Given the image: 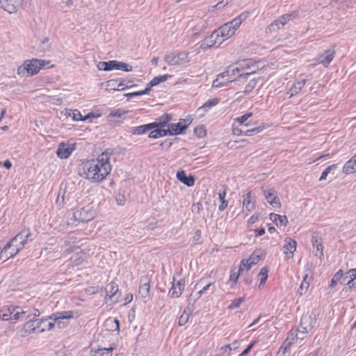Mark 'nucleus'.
Instances as JSON below:
<instances>
[{
  "mask_svg": "<svg viewBox=\"0 0 356 356\" xmlns=\"http://www.w3.org/2000/svg\"><path fill=\"white\" fill-rule=\"evenodd\" d=\"M111 153L105 151L99 155L97 159L83 163L80 175L94 183L102 181L111 171Z\"/></svg>",
  "mask_w": 356,
  "mask_h": 356,
  "instance_id": "f257e3e1",
  "label": "nucleus"
},
{
  "mask_svg": "<svg viewBox=\"0 0 356 356\" xmlns=\"http://www.w3.org/2000/svg\"><path fill=\"white\" fill-rule=\"evenodd\" d=\"M52 65L49 60L32 59L26 60L17 68V74L20 76H33L38 74L41 69L50 68Z\"/></svg>",
  "mask_w": 356,
  "mask_h": 356,
  "instance_id": "f03ea898",
  "label": "nucleus"
},
{
  "mask_svg": "<svg viewBox=\"0 0 356 356\" xmlns=\"http://www.w3.org/2000/svg\"><path fill=\"white\" fill-rule=\"evenodd\" d=\"M248 17V13H243L238 17L220 26L216 32L224 42L234 35L237 29L240 27L243 22Z\"/></svg>",
  "mask_w": 356,
  "mask_h": 356,
  "instance_id": "7ed1b4c3",
  "label": "nucleus"
},
{
  "mask_svg": "<svg viewBox=\"0 0 356 356\" xmlns=\"http://www.w3.org/2000/svg\"><path fill=\"white\" fill-rule=\"evenodd\" d=\"M309 320H311L310 316H305L301 319L300 328L294 332H291L290 336L284 342V345L285 346L284 351H286L297 339L302 340L304 339V335L312 329V325L311 323L309 325H307Z\"/></svg>",
  "mask_w": 356,
  "mask_h": 356,
  "instance_id": "20e7f679",
  "label": "nucleus"
},
{
  "mask_svg": "<svg viewBox=\"0 0 356 356\" xmlns=\"http://www.w3.org/2000/svg\"><path fill=\"white\" fill-rule=\"evenodd\" d=\"M26 312L24 309L15 305H4L0 309V318L2 321L21 320Z\"/></svg>",
  "mask_w": 356,
  "mask_h": 356,
  "instance_id": "39448f33",
  "label": "nucleus"
},
{
  "mask_svg": "<svg viewBox=\"0 0 356 356\" xmlns=\"http://www.w3.org/2000/svg\"><path fill=\"white\" fill-rule=\"evenodd\" d=\"M188 55L187 51L172 52L166 54L164 60L170 65L180 66L190 61Z\"/></svg>",
  "mask_w": 356,
  "mask_h": 356,
  "instance_id": "423d86ee",
  "label": "nucleus"
},
{
  "mask_svg": "<svg viewBox=\"0 0 356 356\" xmlns=\"http://www.w3.org/2000/svg\"><path fill=\"white\" fill-rule=\"evenodd\" d=\"M204 284V278H201L198 280V282L195 284L193 290H197L196 293L193 292L189 298L190 301H193L194 302L197 300L204 293H205L207 291H211V293H213L215 291L214 282H209L205 284L201 289L202 285Z\"/></svg>",
  "mask_w": 356,
  "mask_h": 356,
  "instance_id": "0eeeda50",
  "label": "nucleus"
},
{
  "mask_svg": "<svg viewBox=\"0 0 356 356\" xmlns=\"http://www.w3.org/2000/svg\"><path fill=\"white\" fill-rule=\"evenodd\" d=\"M73 316L74 312L72 311H63L51 314L48 316V319L55 322L56 326L58 328L63 329L67 325V323L64 321V320L70 319Z\"/></svg>",
  "mask_w": 356,
  "mask_h": 356,
  "instance_id": "6e6552de",
  "label": "nucleus"
},
{
  "mask_svg": "<svg viewBox=\"0 0 356 356\" xmlns=\"http://www.w3.org/2000/svg\"><path fill=\"white\" fill-rule=\"evenodd\" d=\"M21 250L22 246L10 240V242L3 248L0 252V261L3 262L7 261L10 258L15 257Z\"/></svg>",
  "mask_w": 356,
  "mask_h": 356,
  "instance_id": "1a4fd4ad",
  "label": "nucleus"
},
{
  "mask_svg": "<svg viewBox=\"0 0 356 356\" xmlns=\"http://www.w3.org/2000/svg\"><path fill=\"white\" fill-rule=\"evenodd\" d=\"M223 41L219 35L215 31L211 35L206 38L203 41L201 42L200 47L204 50L211 48L219 47Z\"/></svg>",
  "mask_w": 356,
  "mask_h": 356,
  "instance_id": "9d476101",
  "label": "nucleus"
},
{
  "mask_svg": "<svg viewBox=\"0 0 356 356\" xmlns=\"http://www.w3.org/2000/svg\"><path fill=\"white\" fill-rule=\"evenodd\" d=\"M191 123L189 119L180 120L179 122L168 125V135H178L181 134Z\"/></svg>",
  "mask_w": 356,
  "mask_h": 356,
  "instance_id": "9b49d317",
  "label": "nucleus"
},
{
  "mask_svg": "<svg viewBox=\"0 0 356 356\" xmlns=\"http://www.w3.org/2000/svg\"><path fill=\"white\" fill-rule=\"evenodd\" d=\"M335 54L336 51L334 47L326 49L323 51V53L318 56L316 60V63L314 65H316L318 64H321L324 67H327L332 61Z\"/></svg>",
  "mask_w": 356,
  "mask_h": 356,
  "instance_id": "f8f14e48",
  "label": "nucleus"
},
{
  "mask_svg": "<svg viewBox=\"0 0 356 356\" xmlns=\"http://www.w3.org/2000/svg\"><path fill=\"white\" fill-rule=\"evenodd\" d=\"M76 145L73 143H61L56 150V155L61 159H67L75 150Z\"/></svg>",
  "mask_w": 356,
  "mask_h": 356,
  "instance_id": "ddd939ff",
  "label": "nucleus"
},
{
  "mask_svg": "<svg viewBox=\"0 0 356 356\" xmlns=\"http://www.w3.org/2000/svg\"><path fill=\"white\" fill-rule=\"evenodd\" d=\"M74 218L82 222H87L94 218V213L90 207H83L74 213Z\"/></svg>",
  "mask_w": 356,
  "mask_h": 356,
  "instance_id": "4468645a",
  "label": "nucleus"
},
{
  "mask_svg": "<svg viewBox=\"0 0 356 356\" xmlns=\"http://www.w3.org/2000/svg\"><path fill=\"white\" fill-rule=\"evenodd\" d=\"M32 234L31 230L29 228H24L21 230L19 233H18L14 238H12L13 242L22 246L23 249L24 245L27 243L29 241H31Z\"/></svg>",
  "mask_w": 356,
  "mask_h": 356,
  "instance_id": "2eb2a0df",
  "label": "nucleus"
},
{
  "mask_svg": "<svg viewBox=\"0 0 356 356\" xmlns=\"http://www.w3.org/2000/svg\"><path fill=\"white\" fill-rule=\"evenodd\" d=\"M229 71H225L218 75L217 78L213 81V88H221L228 86L229 83L237 81L236 79L228 78L229 76Z\"/></svg>",
  "mask_w": 356,
  "mask_h": 356,
  "instance_id": "dca6fc26",
  "label": "nucleus"
},
{
  "mask_svg": "<svg viewBox=\"0 0 356 356\" xmlns=\"http://www.w3.org/2000/svg\"><path fill=\"white\" fill-rule=\"evenodd\" d=\"M1 8L12 14L15 13L18 8H21L23 0H0Z\"/></svg>",
  "mask_w": 356,
  "mask_h": 356,
  "instance_id": "f3484780",
  "label": "nucleus"
},
{
  "mask_svg": "<svg viewBox=\"0 0 356 356\" xmlns=\"http://www.w3.org/2000/svg\"><path fill=\"white\" fill-rule=\"evenodd\" d=\"M264 195L267 202L274 208L280 209L281 203L277 197V192L273 188L264 190Z\"/></svg>",
  "mask_w": 356,
  "mask_h": 356,
  "instance_id": "a211bd4d",
  "label": "nucleus"
},
{
  "mask_svg": "<svg viewBox=\"0 0 356 356\" xmlns=\"http://www.w3.org/2000/svg\"><path fill=\"white\" fill-rule=\"evenodd\" d=\"M150 281L147 277H143L140 280L139 287V296L143 302H147L149 297Z\"/></svg>",
  "mask_w": 356,
  "mask_h": 356,
  "instance_id": "6ab92c4d",
  "label": "nucleus"
},
{
  "mask_svg": "<svg viewBox=\"0 0 356 356\" xmlns=\"http://www.w3.org/2000/svg\"><path fill=\"white\" fill-rule=\"evenodd\" d=\"M186 286L185 279H181L177 282H174L169 291V295L172 298H177L180 297L184 291Z\"/></svg>",
  "mask_w": 356,
  "mask_h": 356,
  "instance_id": "aec40b11",
  "label": "nucleus"
},
{
  "mask_svg": "<svg viewBox=\"0 0 356 356\" xmlns=\"http://www.w3.org/2000/svg\"><path fill=\"white\" fill-rule=\"evenodd\" d=\"M106 296L111 302H116L120 297L118 286L115 282H111L106 288Z\"/></svg>",
  "mask_w": 356,
  "mask_h": 356,
  "instance_id": "412c9836",
  "label": "nucleus"
},
{
  "mask_svg": "<svg viewBox=\"0 0 356 356\" xmlns=\"http://www.w3.org/2000/svg\"><path fill=\"white\" fill-rule=\"evenodd\" d=\"M296 241L291 238L287 237L284 239L283 253L286 254L288 258H292L293 257V253L296 250Z\"/></svg>",
  "mask_w": 356,
  "mask_h": 356,
  "instance_id": "4be33fe9",
  "label": "nucleus"
},
{
  "mask_svg": "<svg viewBox=\"0 0 356 356\" xmlns=\"http://www.w3.org/2000/svg\"><path fill=\"white\" fill-rule=\"evenodd\" d=\"M255 197L250 192L247 193L243 196V207L244 211L248 213L252 212L255 209Z\"/></svg>",
  "mask_w": 356,
  "mask_h": 356,
  "instance_id": "5701e85b",
  "label": "nucleus"
},
{
  "mask_svg": "<svg viewBox=\"0 0 356 356\" xmlns=\"http://www.w3.org/2000/svg\"><path fill=\"white\" fill-rule=\"evenodd\" d=\"M65 115L72 118L74 121H86L87 119L93 117L92 113H89L87 115L83 117L81 112L79 110H71L68 109L65 111Z\"/></svg>",
  "mask_w": 356,
  "mask_h": 356,
  "instance_id": "b1692460",
  "label": "nucleus"
},
{
  "mask_svg": "<svg viewBox=\"0 0 356 356\" xmlns=\"http://www.w3.org/2000/svg\"><path fill=\"white\" fill-rule=\"evenodd\" d=\"M177 178L187 186H193L195 184V178L193 176L187 177L184 170H179L177 172Z\"/></svg>",
  "mask_w": 356,
  "mask_h": 356,
  "instance_id": "393cba45",
  "label": "nucleus"
},
{
  "mask_svg": "<svg viewBox=\"0 0 356 356\" xmlns=\"http://www.w3.org/2000/svg\"><path fill=\"white\" fill-rule=\"evenodd\" d=\"M342 171L346 175L356 172V154L346 162L343 166Z\"/></svg>",
  "mask_w": 356,
  "mask_h": 356,
  "instance_id": "a878e982",
  "label": "nucleus"
},
{
  "mask_svg": "<svg viewBox=\"0 0 356 356\" xmlns=\"http://www.w3.org/2000/svg\"><path fill=\"white\" fill-rule=\"evenodd\" d=\"M312 243L314 248V254L315 256L321 259L323 256V247L321 241L316 237H313L312 239Z\"/></svg>",
  "mask_w": 356,
  "mask_h": 356,
  "instance_id": "bb28decb",
  "label": "nucleus"
},
{
  "mask_svg": "<svg viewBox=\"0 0 356 356\" xmlns=\"http://www.w3.org/2000/svg\"><path fill=\"white\" fill-rule=\"evenodd\" d=\"M306 83L307 79H305L296 81L287 92V94H289V97L291 98L297 95L303 88Z\"/></svg>",
  "mask_w": 356,
  "mask_h": 356,
  "instance_id": "cd10ccee",
  "label": "nucleus"
},
{
  "mask_svg": "<svg viewBox=\"0 0 356 356\" xmlns=\"http://www.w3.org/2000/svg\"><path fill=\"white\" fill-rule=\"evenodd\" d=\"M157 126L156 124H147L144 125H140L138 127H134L131 128V133L133 134L136 135H140L143 134H145L150 130H152L153 128L156 127Z\"/></svg>",
  "mask_w": 356,
  "mask_h": 356,
  "instance_id": "c85d7f7f",
  "label": "nucleus"
},
{
  "mask_svg": "<svg viewBox=\"0 0 356 356\" xmlns=\"http://www.w3.org/2000/svg\"><path fill=\"white\" fill-rule=\"evenodd\" d=\"M156 124H157V126L153 128V130H152L149 134V138H158L168 135L167 129H163V127L158 126V123Z\"/></svg>",
  "mask_w": 356,
  "mask_h": 356,
  "instance_id": "c756f323",
  "label": "nucleus"
},
{
  "mask_svg": "<svg viewBox=\"0 0 356 356\" xmlns=\"http://www.w3.org/2000/svg\"><path fill=\"white\" fill-rule=\"evenodd\" d=\"M270 219L277 225V226H286L288 224V218L286 216H282L276 213H270Z\"/></svg>",
  "mask_w": 356,
  "mask_h": 356,
  "instance_id": "7c9ffc66",
  "label": "nucleus"
},
{
  "mask_svg": "<svg viewBox=\"0 0 356 356\" xmlns=\"http://www.w3.org/2000/svg\"><path fill=\"white\" fill-rule=\"evenodd\" d=\"M115 347L98 348L91 351L92 356H112Z\"/></svg>",
  "mask_w": 356,
  "mask_h": 356,
  "instance_id": "2f4dec72",
  "label": "nucleus"
},
{
  "mask_svg": "<svg viewBox=\"0 0 356 356\" xmlns=\"http://www.w3.org/2000/svg\"><path fill=\"white\" fill-rule=\"evenodd\" d=\"M248 67V63L246 60H243L242 63L239 64V67H232L229 69H228L227 71H229V76L228 78L234 79L233 76L241 72L243 70Z\"/></svg>",
  "mask_w": 356,
  "mask_h": 356,
  "instance_id": "473e14b6",
  "label": "nucleus"
},
{
  "mask_svg": "<svg viewBox=\"0 0 356 356\" xmlns=\"http://www.w3.org/2000/svg\"><path fill=\"white\" fill-rule=\"evenodd\" d=\"M355 276H356V268L349 270L345 274H343L341 283L348 286Z\"/></svg>",
  "mask_w": 356,
  "mask_h": 356,
  "instance_id": "72a5a7b5",
  "label": "nucleus"
},
{
  "mask_svg": "<svg viewBox=\"0 0 356 356\" xmlns=\"http://www.w3.org/2000/svg\"><path fill=\"white\" fill-rule=\"evenodd\" d=\"M169 77H170V76L168 74L156 76L148 83L147 88H149L150 91L152 87L156 86L161 83L165 82L168 79Z\"/></svg>",
  "mask_w": 356,
  "mask_h": 356,
  "instance_id": "f704fd0d",
  "label": "nucleus"
},
{
  "mask_svg": "<svg viewBox=\"0 0 356 356\" xmlns=\"http://www.w3.org/2000/svg\"><path fill=\"white\" fill-rule=\"evenodd\" d=\"M35 323L25 322L22 329V337H26L35 332Z\"/></svg>",
  "mask_w": 356,
  "mask_h": 356,
  "instance_id": "c9c22d12",
  "label": "nucleus"
},
{
  "mask_svg": "<svg viewBox=\"0 0 356 356\" xmlns=\"http://www.w3.org/2000/svg\"><path fill=\"white\" fill-rule=\"evenodd\" d=\"M338 168V164H332L331 165H329L321 173V175L319 178V181H322L327 179V175L330 173H332L334 175V171L336 170Z\"/></svg>",
  "mask_w": 356,
  "mask_h": 356,
  "instance_id": "e433bc0d",
  "label": "nucleus"
},
{
  "mask_svg": "<svg viewBox=\"0 0 356 356\" xmlns=\"http://www.w3.org/2000/svg\"><path fill=\"white\" fill-rule=\"evenodd\" d=\"M263 257V252L261 250H257L252 252L250 257L248 258L250 264H257Z\"/></svg>",
  "mask_w": 356,
  "mask_h": 356,
  "instance_id": "4c0bfd02",
  "label": "nucleus"
},
{
  "mask_svg": "<svg viewBox=\"0 0 356 356\" xmlns=\"http://www.w3.org/2000/svg\"><path fill=\"white\" fill-rule=\"evenodd\" d=\"M218 102L219 101L217 99H209L198 108V111L207 112L209 108L217 105Z\"/></svg>",
  "mask_w": 356,
  "mask_h": 356,
  "instance_id": "58836bf2",
  "label": "nucleus"
},
{
  "mask_svg": "<svg viewBox=\"0 0 356 356\" xmlns=\"http://www.w3.org/2000/svg\"><path fill=\"white\" fill-rule=\"evenodd\" d=\"M308 275L306 274L304 277H303V280L302 282V283L300 284V286H299V289L298 290V293L302 296L303 295L304 293H305V292L307 291V290L309 288V281H307V279H308Z\"/></svg>",
  "mask_w": 356,
  "mask_h": 356,
  "instance_id": "ea45409f",
  "label": "nucleus"
},
{
  "mask_svg": "<svg viewBox=\"0 0 356 356\" xmlns=\"http://www.w3.org/2000/svg\"><path fill=\"white\" fill-rule=\"evenodd\" d=\"M226 191H223L218 193V198L220 201V204L219 205L218 209L219 211H224L228 205V202L225 200Z\"/></svg>",
  "mask_w": 356,
  "mask_h": 356,
  "instance_id": "a19ab883",
  "label": "nucleus"
},
{
  "mask_svg": "<svg viewBox=\"0 0 356 356\" xmlns=\"http://www.w3.org/2000/svg\"><path fill=\"white\" fill-rule=\"evenodd\" d=\"M172 120V118L170 115L165 114L162 115L158 119V122H155L154 123H158V126L165 129V127H168L167 124Z\"/></svg>",
  "mask_w": 356,
  "mask_h": 356,
  "instance_id": "79ce46f5",
  "label": "nucleus"
},
{
  "mask_svg": "<svg viewBox=\"0 0 356 356\" xmlns=\"http://www.w3.org/2000/svg\"><path fill=\"white\" fill-rule=\"evenodd\" d=\"M40 315V312L38 309H34L30 314L26 316V322H35L38 319H36Z\"/></svg>",
  "mask_w": 356,
  "mask_h": 356,
  "instance_id": "37998d69",
  "label": "nucleus"
},
{
  "mask_svg": "<svg viewBox=\"0 0 356 356\" xmlns=\"http://www.w3.org/2000/svg\"><path fill=\"white\" fill-rule=\"evenodd\" d=\"M149 92V88L146 87L145 89H144L143 90L126 93L124 95V96L127 97L128 99H129V98L134 97L136 96H141V95H147Z\"/></svg>",
  "mask_w": 356,
  "mask_h": 356,
  "instance_id": "c03bdc74",
  "label": "nucleus"
},
{
  "mask_svg": "<svg viewBox=\"0 0 356 356\" xmlns=\"http://www.w3.org/2000/svg\"><path fill=\"white\" fill-rule=\"evenodd\" d=\"M245 298L244 297H241L234 299L232 303L228 306L227 309L231 310L236 308H238L245 301Z\"/></svg>",
  "mask_w": 356,
  "mask_h": 356,
  "instance_id": "a18cd8bd",
  "label": "nucleus"
},
{
  "mask_svg": "<svg viewBox=\"0 0 356 356\" xmlns=\"http://www.w3.org/2000/svg\"><path fill=\"white\" fill-rule=\"evenodd\" d=\"M268 269L267 268H262L258 275L259 280H260V284L259 286L261 285H264L266 283V281L268 278Z\"/></svg>",
  "mask_w": 356,
  "mask_h": 356,
  "instance_id": "49530a36",
  "label": "nucleus"
},
{
  "mask_svg": "<svg viewBox=\"0 0 356 356\" xmlns=\"http://www.w3.org/2000/svg\"><path fill=\"white\" fill-rule=\"evenodd\" d=\"M342 276H343V271L341 270H339L338 272H337L332 280H331V284H330V286L331 287H334L337 284V283L341 280L342 279Z\"/></svg>",
  "mask_w": 356,
  "mask_h": 356,
  "instance_id": "de8ad7c7",
  "label": "nucleus"
},
{
  "mask_svg": "<svg viewBox=\"0 0 356 356\" xmlns=\"http://www.w3.org/2000/svg\"><path fill=\"white\" fill-rule=\"evenodd\" d=\"M257 81L256 79H252L249 81V83L246 85L243 92L245 94L250 93L257 86Z\"/></svg>",
  "mask_w": 356,
  "mask_h": 356,
  "instance_id": "09e8293b",
  "label": "nucleus"
},
{
  "mask_svg": "<svg viewBox=\"0 0 356 356\" xmlns=\"http://www.w3.org/2000/svg\"><path fill=\"white\" fill-rule=\"evenodd\" d=\"M253 264H250V261L249 259H243L241 261V264L239 268V272H243V270H249Z\"/></svg>",
  "mask_w": 356,
  "mask_h": 356,
  "instance_id": "8fccbe9b",
  "label": "nucleus"
},
{
  "mask_svg": "<svg viewBox=\"0 0 356 356\" xmlns=\"http://www.w3.org/2000/svg\"><path fill=\"white\" fill-rule=\"evenodd\" d=\"M136 86V85H129L128 81L123 80L118 83L117 90H123L127 88H132Z\"/></svg>",
  "mask_w": 356,
  "mask_h": 356,
  "instance_id": "3c124183",
  "label": "nucleus"
},
{
  "mask_svg": "<svg viewBox=\"0 0 356 356\" xmlns=\"http://www.w3.org/2000/svg\"><path fill=\"white\" fill-rule=\"evenodd\" d=\"M252 115V113H247L242 116L235 118L234 120L239 124H243Z\"/></svg>",
  "mask_w": 356,
  "mask_h": 356,
  "instance_id": "603ef678",
  "label": "nucleus"
},
{
  "mask_svg": "<svg viewBox=\"0 0 356 356\" xmlns=\"http://www.w3.org/2000/svg\"><path fill=\"white\" fill-rule=\"evenodd\" d=\"M117 70L124 72H131L132 71V66L125 63L118 61Z\"/></svg>",
  "mask_w": 356,
  "mask_h": 356,
  "instance_id": "864d4df0",
  "label": "nucleus"
},
{
  "mask_svg": "<svg viewBox=\"0 0 356 356\" xmlns=\"http://www.w3.org/2000/svg\"><path fill=\"white\" fill-rule=\"evenodd\" d=\"M48 317L47 318H42L40 319H38L37 321L35 322V332H40V330L41 328L44 327L43 325L48 321Z\"/></svg>",
  "mask_w": 356,
  "mask_h": 356,
  "instance_id": "5fc2aeb1",
  "label": "nucleus"
},
{
  "mask_svg": "<svg viewBox=\"0 0 356 356\" xmlns=\"http://www.w3.org/2000/svg\"><path fill=\"white\" fill-rule=\"evenodd\" d=\"M292 14H285L280 17L277 19L279 23L284 26L288 22L292 19Z\"/></svg>",
  "mask_w": 356,
  "mask_h": 356,
  "instance_id": "6e6d98bb",
  "label": "nucleus"
},
{
  "mask_svg": "<svg viewBox=\"0 0 356 356\" xmlns=\"http://www.w3.org/2000/svg\"><path fill=\"white\" fill-rule=\"evenodd\" d=\"M292 14H285L280 17L277 19L279 23L284 26L288 22L292 19Z\"/></svg>",
  "mask_w": 356,
  "mask_h": 356,
  "instance_id": "4d7b16f0",
  "label": "nucleus"
},
{
  "mask_svg": "<svg viewBox=\"0 0 356 356\" xmlns=\"http://www.w3.org/2000/svg\"><path fill=\"white\" fill-rule=\"evenodd\" d=\"M282 27L283 26L281 25V24L279 23V20L276 19L268 26V29L271 32V31H277Z\"/></svg>",
  "mask_w": 356,
  "mask_h": 356,
  "instance_id": "13d9d810",
  "label": "nucleus"
},
{
  "mask_svg": "<svg viewBox=\"0 0 356 356\" xmlns=\"http://www.w3.org/2000/svg\"><path fill=\"white\" fill-rule=\"evenodd\" d=\"M127 113L126 111L122 109H118L116 111H111L108 116L113 118H122L124 115Z\"/></svg>",
  "mask_w": 356,
  "mask_h": 356,
  "instance_id": "bf43d9fd",
  "label": "nucleus"
},
{
  "mask_svg": "<svg viewBox=\"0 0 356 356\" xmlns=\"http://www.w3.org/2000/svg\"><path fill=\"white\" fill-rule=\"evenodd\" d=\"M264 129V127H258L252 129L245 131L243 134L245 136H252L254 134L261 132Z\"/></svg>",
  "mask_w": 356,
  "mask_h": 356,
  "instance_id": "052dcab7",
  "label": "nucleus"
},
{
  "mask_svg": "<svg viewBox=\"0 0 356 356\" xmlns=\"http://www.w3.org/2000/svg\"><path fill=\"white\" fill-rule=\"evenodd\" d=\"M194 132L199 138H202L206 136V130L202 126L197 127L195 128Z\"/></svg>",
  "mask_w": 356,
  "mask_h": 356,
  "instance_id": "680f3d73",
  "label": "nucleus"
},
{
  "mask_svg": "<svg viewBox=\"0 0 356 356\" xmlns=\"http://www.w3.org/2000/svg\"><path fill=\"white\" fill-rule=\"evenodd\" d=\"M189 316H190V314H189L188 313H187V312H184L181 314V316H180V318H179V325H185V324L187 323V321H188V318H189Z\"/></svg>",
  "mask_w": 356,
  "mask_h": 356,
  "instance_id": "e2e57ef3",
  "label": "nucleus"
},
{
  "mask_svg": "<svg viewBox=\"0 0 356 356\" xmlns=\"http://www.w3.org/2000/svg\"><path fill=\"white\" fill-rule=\"evenodd\" d=\"M55 326H56L55 322H53V323L49 322L47 325H44V327H42V328H41V330H40V333L43 332L46 330H51L55 327Z\"/></svg>",
  "mask_w": 356,
  "mask_h": 356,
  "instance_id": "0e129e2a",
  "label": "nucleus"
},
{
  "mask_svg": "<svg viewBox=\"0 0 356 356\" xmlns=\"http://www.w3.org/2000/svg\"><path fill=\"white\" fill-rule=\"evenodd\" d=\"M106 64L108 65V71L113 70H117V65L118 61L117 60H110L108 62H106Z\"/></svg>",
  "mask_w": 356,
  "mask_h": 356,
  "instance_id": "69168bd1",
  "label": "nucleus"
},
{
  "mask_svg": "<svg viewBox=\"0 0 356 356\" xmlns=\"http://www.w3.org/2000/svg\"><path fill=\"white\" fill-rule=\"evenodd\" d=\"M255 343H256V341H253L250 344H249V346L243 351V353L240 355V356L247 355L250 352L252 348L254 347Z\"/></svg>",
  "mask_w": 356,
  "mask_h": 356,
  "instance_id": "338daca9",
  "label": "nucleus"
},
{
  "mask_svg": "<svg viewBox=\"0 0 356 356\" xmlns=\"http://www.w3.org/2000/svg\"><path fill=\"white\" fill-rule=\"evenodd\" d=\"M107 322L114 324V325H115L114 330L116 331L118 334H119V332H120V322H119V321L118 319L115 318L113 320H108Z\"/></svg>",
  "mask_w": 356,
  "mask_h": 356,
  "instance_id": "774afa93",
  "label": "nucleus"
}]
</instances>
